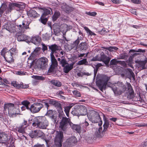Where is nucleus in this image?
I'll use <instances>...</instances> for the list:
<instances>
[{"mask_svg": "<svg viewBox=\"0 0 147 147\" xmlns=\"http://www.w3.org/2000/svg\"><path fill=\"white\" fill-rule=\"evenodd\" d=\"M16 49L12 48L9 51H7L6 49H3L1 52V55L5 59V61L9 63L14 61L13 57L15 55Z\"/></svg>", "mask_w": 147, "mask_h": 147, "instance_id": "obj_1", "label": "nucleus"}, {"mask_svg": "<svg viewBox=\"0 0 147 147\" xmlns=\"http://www.w3.org/2000/svg\"><path fill=\"white\" fill-rule=\"evenodd\" d=\"M32 125L33 127H36L40 129H45L48 125V123L44 117H37L34 120Z\"/></svg>", "mask_w": 147, "mask_h": 147, "instance_id": "obj_2", "label": "nucleus"}, {"mask_svg": "<svg viewBox=\"0 0 147 147\" xmlns=\"http://www.w3.org/2000/svg\"><path fill=\"white\" fill-rule=\"evenodd\" d=\"M111 87L116 96L121 94L125 92L126 89V85L123 82L119 81L115 84L112 85Z\"/></svg>", "mask_w": 147, "mask_h": 147, "instance_id": "obj_3", "label": "nucleus"}, {"mask_svg": "<svg viewBox=\"0 0 147 147\" xmlns=\"http://www.w3.org/2000/svg\"><path fill=\"white\" fill-rule=\"evenodd\" d=\"M48 59L45 57L40 58L36 61L32 63V66H33L35 69L38 68L44 69L48 66Z\"/></svg>", "mask_w": 147, "mask_h": 147, "instance_id": "obj_4", "label": "nucleus"}, {"mask_svg": "<svg viewBox=\"0 0 147 147\" xmlns=\"http://www.w3.org/2000/svg\"><path fill=\"white\" fill-rule=\"evenodd\" d=\"M88 118L92 123H99L98 125L101 126L102 125V121L100 117V114L96 111L92 110L90 111L89 115H87Z\"/></svg>", "mask_w": 147, "mask_h": 147, "instance_id": "obj_5", "label": "nucleus"}, {"mask_svg": "<svg viewBox=\"0 0 147 147\" xmlns=\"http://www.w3.org/2000/svg\"><path fill=\"white\" fill-rule=\"evenodd\" d=\"M4 110L5 111L7 110L9 116L11 117H14L19 114L17 111L18 109L14 107V105L10 103L5 104L4 107Z\"/></svg>", "mask_w": 147, "mask_h": 147, "instance_id": "obj_6", "label": "nucleus"}, {"mask_svg": "<svg viewBox=\"0 0 147 147\" xmlns=\"http://www.w3.org/2000/svg\"><path fill=\"white\" fill-rule=\"evenodd\" d=\"M25 7V4L23 3H13L9 4L6 12V13H9L11 12V11L14 9H15L17 11H20L23 9Z\"/></svg>", "mask_w": 147, "mask_h": 147, "instance_id": "obj_7", "label": "nucleus"}, {"mask_svg": "<svg viewBox=\"0 0 147 147\" xmlns=\"http://www.w3.org/2000/svg\"><path fill=\"white\" fill-rule=\"evenodd\" d=\"M109 80L108 77L105 75L102 76L101 78L96 81V85L100 90L102 91L103 89L106 88Z\"/></svg>", "mask_w": 147, "mask_h": 147, "instance_id": "obj_8", "label": "nucleus"}, {"mask_svg": "<svg viewBox=\"0 0 147 147\" xmlns=\"http://www.w3.org/2000/svg\"><path fill=\"white\" fill-rule=\"evenodd\" d=\"M63 133L61 131H57L54 138V146L55 147H61L63 141Z\"/></svg>", "mask_w": 147, "mask_h": 147, "instance_id": "obj_9", "label": "nucleus"}, {"mask_svg": "<svg viewBox=\"0 0 147 147\" xmlns=\"http://www.w3.org/2000/svg\"><path fill=\"white\" fill-rule=\"evenodd\" d=\"M70 119L66 117H63L60 123L59 128L61 130L66 131L69 126L71 123Z\"/></svg>", "mask_w": 147, "mask_h": 147, "instance_id": "obj_10", "label": "nucleus"}, {"mask_svg": "<svg viewBox=\"0 0 147 147\" xmlns=\"http://www.w3.org/2000/svg\"><path fill=\"white\" fill-rule=\"evenodd\" d=\"M27 121L24 120V122L19 127H17L16 129V130L19 133L22 134L19 135L18 134V136L21 139H24V138L26 139V137L23 134L25 133V130L27 126Z\"/></svg>", "mask_w": 147, "mask_h": 147, "instance_id": "obj_11", "label": "nucleus"}, {"mask_svg": "<svg viewBox=\"0 0 147 147\" xmlns=\"http://www.w3.org/2000/svg\"><path fill=\"white\" fill-rule=\"evenodd\" d=\"M43 107V105L40 103L36 102L32 104L30 108L29 111L33 113H38Z\"/></svg>", "mask_w": 147, "mask_h": 147, "instance_id": "obj_12", "label": "nucleus"}, {"mask_svg": "<svg viewBox=\"0 0 147 147\" xmlns=\"http://www.w3.org/2000/svg\"><path fill=\"white\" fill-rule=\"evenodd\" d=\"M77 142V140L76 137L72 136L68 138L64 145L65 147L72 146L76 144Z\"/></svg>", "mask_w": 147, "mask_h": 147, "instance_id": "obj_13", "label": "nucleus"}, {"mask_svg": "<svg viewBox=\"0 0 147 147\" xmlns=\"http://www.w3.org/2000/svg\"><path fill=\"white\" fill-rule=\"evenodd\" d=\"M53 30L54 32L55 31L59 32V30L62 32L63 35L67 31L69 30L70 29L72 28V26H68L67 25L65 24H61L59 30H56L55 29V25H54L53 26Z\"/></svg>", "mask_w": 147, "mask_h": 147, "instance_id": "obj_14", "label": "nucleus"}, {"mask_svg": "<svg viewBox=\"0 0 147 147\" xmlns=\"http://www.w3.org/2000/svg\"><path fill=\"white\" fill-rule=\"evenodd\" d=\"M3 28L10 32H14L16 31V26L14 24L9 22L5 24L3 26Z\"/></svg>", "mask_w": 147, "mask_h": 147, "instance_id": "obj_15", "label": "nucleus"}, {"mask_svg": "<svg viewBox=\"0 0 147 147\" xmlns=\"http://www.w3.org/2000/svg\"><path fill=\"white\" fill-rule=\"evenodd\" d=\"M51 64L48 70L49 72H52L54 71V69L57 67L58 63L56 59L54 56H51Z\"/></svg>", "mask_w": 147, "mask_h": 147, "instance_id": "obj_16", "label": "nucleus"}, {"mask_svg": "<svg viewBox=\"0 0 147 147\" xmlns=\"http://www.w3.org/2000/svg\"><path fill=\"white\" fill-rule=\"evenodd\" d=\"M11 84L14 87H16L18 89H20L21 88H27L29 87L28 84H24L23 83L21 82L19 84L18 82L16 81H13L11 82Z\"/></svg>", "mask_w": 147, "mask_h": 147, "instance_id": "obj_17", "label": "nucleus"}, {"mask_svg": "<svg viewBox=\"0 0 147 147\" xmlns=\"http://www.w3.org/2000/svg\"><path fill=\"white\" fill-rule=\"evenodd\" d=\"M28 16L32 18H34L39 16V15L35 10L31 9L27 12Z\"/></svg>", "mask_w": 147, "mask_h": 147, "instance_id": "obj_18", "label": "nucleus"}, {"mask_svg": "<svg viewBox=\"0 0 147 147\" xmlns=\"http://www.w3.org/2000/svg\"><path fill=\"white\" fill-rule=\"evenodd\" d=\"M75 63L72 62L69 64L68 63L66 65H65L63 68V71L64 73L67 74L73 68V66Z\"/></svg>", "mask_w": 147, "mask_h": 147, "instance_id": "obj_19", "label": "nucleus"}, {"mask_svg": "<svg viewBox=\"0 0 147 147\" xmlns=\"http://www.w3.org/2000/svg\"><path fill=\"white\" fill-rule=\"evenodd\" d=\"M41 37H30L28 38V42H32L36 45L40 44L41 41Z\"/></svg>", "mask_w": 147, "mask_h": 147, "instance_id": "obj_20", "label": "nucleus"}, {"mask_svg": "<svg viewBox=\"0 0 147 147\" xmlns=\"http://www.w3.org/2000/svg\"><path fill=\"white\" fill-rule=\"evenodd\" d=\"M32 78L34 80L32 81V84L34 85H37L38 84V80H43L45 79L44 77L42 76H33Z\"/></svg>", "mask_w": 147, "mask_h": 147, "instance_id": "obj_21", "label": "nucleus"}, {"mask_svg": "<svg viewBox=\"0 0 147 147\" xmlns=\"http://www.w3.org/2000/svg\"><path fill=\"white\" fill-rule=\"evenodd\" d=\"M100 61H102L104 62L106 65L108 64L110 60V59L108 57L106 56L105 54L101 55L100 57Z\"/></svg>", "mask_w": 147, "mask_h": 147, "instance_id": "obj_22", "label": "nucleus"}, {"mask_svg": "<svg viewBox=\"0 0 147 147\" xmlns=\"http://www.w3.org/2000/svg\"><path fill=\"white\" fill-rule=\"evenodd\" d=\"M1 138V143H4V142H3L5 141L7 144L9 143L10 138L9 136H8V135L2 132V135Z\"/></svg>", "mask_w": 147, "mask_h": 147, "instance_id": "obj_23", "label": "nucleus"}, {"mask_svg": "<svg viewBox=\"0 0 147 147\" xmlns=\"http://www.w3.org/2000/svg\"><path fill=\"white\" fill-rule=\"evenodd\" d=\"M49 48L50 49L51 52L50 54V56H54L53 54L56 53V51L59 50V47L55 44L51 45H49Z\"/></svg>", "mask_w": 147, "mask_h": 147, "instance_id": "obj_24", "label": "nucleus"}, {"mask_svg": "<svg viewBox=\"0 0 147 147\" xmlns=\"http://www.w3.org/2000/svg\"><path fill=\"white\" fill-rule=\"evenodd\" d=\"M80 115H85L87 114V110L84 105H80L79 106Z\"/></svg>", "mask_w": 147, "mask_h": 147, "instance_id": "obj_25", "label": "nucleus"}, {"mask_svg": "<svg viewBox=\"0 0 147 147\" xmlns=\"http://www.w3.org/2000/svg\"><path fill=\"white\" fill-rule=\"evenodd\" d=\"M126 74H127V77L129 79H131L132 78V80H135V75L131 69L129 68L127 69L126 70Z\"/></svg>", "mask_w": 147, "mask_h": 147, "instance_id": "obj_26", "label": "nucleus"}, {"mask_svg": "<svg viewBox=\"0 0 147 147\" xmlns=\"http://www.w3.org/2000/svg\"><path fill=\"white\" fill-rule=\"evenodd\" d=\"M103 121H104V124L103 125V131H106L109 127L110 125V122L105 117L104 115H103Z\"/></svg>", "mask_w": 147, "mask_h": 147, "instance_id": "obj_27", "label": "nucleus"}, {"mask_svg": "<svg viewBox=\"0 0 147 147\" xmlns=\"http://www.w3.org/2000/svg\"><path fill=\"white\" fill-rule=\"evenodd\" d=\"M102 127H100L98 130H96L95 133V135L97 137L100 138L103 136L105 131H103V130L102 131Z\"/></svg>", "mask_w": 147, "mask_h": 147, "instance_id": "obj_28", "label": "nucleus"}, {"mask_svg": "<svg viewBox=\"0 0 147 147\" xmlns=\"http://www.w3.org/2000/svg\"><path fill=\"white\" fill-rule=\"evenodd\" d=\"M70 127L72 129L75 130L78 133L81 132V127L79 125L74 124L71 122V123Z\"/></svg>", "mask_w": 147, "mask_h": 147, "instance_id": "obj_29", "label": "nucleus"}, {"mask_svg": "<svg viewBox=\"0 0 147 147\" xmlns=\"http://www.w3.org/2000/svg\"><path fill=\"white\" fill-rule=\"evenodd\" d=\"M79 106H76L73 109L71 113L74 115L80 116Z\"/></svg>", "mask_w": 147, "mask_h": 147, "instance_id": "obj_30", "label": "nucleus"}, {"mask_svg": "<svg viewBox=\"0 0 147 147\" xmlns=\"http://www.w3.org/2000/svg\"><path fill=\"white\" fill-rule=\"evenodd\" d=\"M118 63L122 65H124L125 64V63L124 61H117L114 59H112L110 63V65H116Z\"/></svg>", "mask_w": 147, "mask_h": 147, "instance_id": "obj_31", "label": "nucleus"}, {"mask_svg": "<svg viewBox=\"0 0 147 147\" xmlns=\"http://www.w3.org/2000/svg\"><path fill=\"white\" fill-rule=\"evenodd\" d=\"M126 84L130 95L132 97H133L134 96V93L132 86L130 83L129 82H127Z\"/></svg>", "mask_w": 147, "mask_h": 147, "instance_id": "obj_32", "label": "nucleus"}, {"mask_svg": "<svg viewBox=\"0 0 147 147\" xmlns=\"http://www.w3.org/2000/svg\"><path fill=\"white\" fill-rule=\"evenodd\" d=\"M61 8L67 13H68L72 10V8L69 6L66 3H63L61 6Z\"/></svg>", "mask_w": 147, "mask_h": 147, "instance_id": "obj_33", "label": "nucleus"}, {"mask_svg": "<svg viewBox=\"0 0 147 147\" xmlns=\"http://www.w3.org/2000/svg\"><path fill=\"white\" fill-rule=\"evenodd\" d=\"M57 60L59 62V64L61 65L63 67H64L68 63L66 60L64 59H61L60 58H57Z\"/></svg>", "mask_w": 147, "mask_h": 147, "instance_id": "obj_34", "label": "nucleus"}, {"mask_svg": "<svg viewBox=\"0 0 147 147\" xmlns=\"http://www.w3.org/2000/svg\"><path fill=\"white\" fill-rule=\"evenodd\" d=\"M86 31L87 33L88 36H96V34L92 32L87 27H86L84 26H82Z\"/></svg>", "mask_w": 147, "mask_h": 147, "instance_id": "obj_35", "label": "nucleus"}, {"mask_svg": "<svg viewBox=\"0 0 147 147\" xmlns=\"http://www.w3.org/2000/svg\"><path fill=\"white\" fill-rule=\"evenodd\" d=\"M79 48L80 51L86 50L88 48L86 43L85 42L81 43L79 45Z\"/></svg>", "mask_w": 147, "mask_h": 147, "instance_id": "obj_36", "label": "nucleus"}, {"mask_svg": "<svg viewBox=\"0 0 147 147\" xmlns=\"http://www.w3.org/2000/svg\"><path fill=\"white\" fill-rule=\"evenodd\" d=\"M146 62V60L143 61H136V63L138 64V66L139 67H141L142 69L144 68Z\"/></svg>", "mask_w": 147, "mask_h": 147, "instance_id": "obj_37", "label": "nucleus"}, {"mask_svg": "<svg viewBox=\"0 0 147 147\" xmlns=\"http://www.w3.org/2000/svg\"><path fill=\"white\" fill-rule=\"evenodd\" d=\"M51 11L52 10L51 8L49 9H44L43 13L42 16L46 17V16L51 14Z\"/></svg>", "mask_w": 147, "mask_h": 147, "instance_id": "obj_38", "label": "nucleus"}, {"mask_svg": "<svg viewBox=\"0 0 147 147\" xmlns=\"http://www.w3.org/2000/svg\"><path fill=\"white\" fill-rule=\"evenodd\" d=\"M48 20V18L45 16H41L40 21V22L44 24H46Z\"/></svg>", "mask_w": 147, "mask_h": 147, "instance_id": "obj_39", "label": "nucleus"}, {"mask_svg": "<svg viewBox=\"0 0 147 147\" xmlns=\"http://www.w3.org/2000/svg\"><path fill=\"white\" fill-rule=\"evenodd\" d=\"M21 103L23 106L26 107L27 109L29 110L30 107H29V106L30 104V102L26 100H24Z\"/></svg>", "mask_w": 147, "mask_h": 147, "instance_id": "obj_40", "label": "nucleus"}, {"mask_svg": "<svg viewBox=\"0 0 147 147\" xmlns=\"http://www.w3.org/2000/svg\"><path fill=\"white\" fill-rule=\"evenodd\" d=\"M51 83L53 85L57 87H60L61 85V82L57 80H52L51 81Z\"/></svg>", "mask_w": 147, "mask_h": 147, "instance_id": "obj_41", "label": "nucleus"}, {"mask_svg": "<svg viewBox=\"0 0 147 147\" xmlns=\"http://www.w3.org/2000/svg\"><path fill=\"white\" fill-rule=\"evenodd\" d=\"M88 62L87 61L86 59H83L79 61L77 64L79 65H81L84 64L85 65H87Z\"/></svg>", "mask_w": 147, "mask_h": 147, "instance_id": "obj_42", "label": "nucleus"}, {"mask_svg": "<svg viewBox=\"0 0 147 147\" xmlns=\"http://www.w3.org/2000/svg\"><path fill=\"white\" fill-rule=\"evenodd\" d=\"M17 38L18 40L19 41H24L28 43L29 40H28V38L30 37H17Z\"/></svg>", "mask_w": 147, "mask_h": 147, "instance_id": "obj_43", "label": "nucleus"}, {"mask_svg": "<svg viewBox=\"0 0 147 147\" xmlns=\"http://www.w3.org/2000/svg\"><path fill=\"white\" fill-rule=\"evenodd\" d=\"M71 107V106H69L65 107L64 108V111L67 117H69V110Z\"/></svg>", "mask_w": 147, "mask_h": 147, "instance_id": "obj_44", "label": "nucleus"}, {"mask_svg": "<svg viewBox=\"0 0 147 147\" xmlns=\"http://www.w3.org/2000/svg\"><path fill=\"white\" fill-rule=\"evenodd\" d=\"M60 13L57 11L55 12L53 17V20L54 21L57 20L59 17L60 16Z\"/></svg>", "mask_w": 147, "mask_h": 147, "instance_id": "obj_45", "label": "nucleus"}, {"mask_svg": "<svg viewBox=\"0 0 147 147\" xmlns=\"http://www.w3.org/2000/svg\"><path fill=\"white\" fill-rule=\"evenodd\" d=\"M36 130L32 131L29 134V136L32 138L36 137Z\"/></svg>", "mask_w": 147, "mask_h": 147, "instance_id": "obj_46", "label": "nucleus"}, {"mask_svg": "<svg viewBox=\"0 0 147 147\" xmlns=\"http://www.w3.org/2000/svg\"><path fill=\"white\" fill-rule=\"evenodd\" d=\"M39 50L38 49H35L34 50L33 52L32 53L30 57H32L33 58L35 57L37 55Z\"/></svg>", "mask_w": 147, "mask_h": 147, "instance_id": "obj_47", "label": "nucleus"}, {"mask_svg": "<svg viewBox=\"0 0 147 147\" xmlns=\"http://www.w3.org/2000/svg\"><path fill=\"white\" fill-rule=\"evenodd\" d=\"M53 110H49L47 111V112L46 114V115L50 117L54 115L53 114Z\"/></svg>", "mask_w": 147, "mask_h": 147, "instance_id": "obj_48", "label": "nucleus"}, {"mask_svg": "<svg viewBox=\"0 0 147 147\" xmlns=\"http://www.w3.org/2000/svg\"><path fill=\"white\" fill-rule=\"evenodd\" d=\"M36 137H40L43 136V133L40 130H36Z\"/></svg>", "mask_w": 147, "mask_h": 147, "instance_id": "obj_49", "label": "nucleus"}, {"mask_svg": "<svg viewBox=\"0 0 147 147\" xmlns=\"http://www.w3.org/2000/svg\"><path fill=\"white\" fill-rule=\"evenodd\" d=\"M100 57L97 55L95 57H94L92 59H91V61H100Z\"/></svg>", "mask_w": 147, "mask_h": 147, "instance_id": "obj_50", "label": "nucleus"}, {"mask_svg": "<svg viewBox=\"0 0 147 147\" xmlns=\"http://www.w3.org/2000/svg\"><path fill=\"white\" fill-rule=\"evenodd\" d=\"M50 118L51 119L52 121L53 122V123H57V122H56L57 119V116H55L54 115H53L52 116L50 117Z\"/></svg>", "mask_w": 147, "mask_h": 147, "instance_id": "obj_51", "label": "nucleus"}, {"mask_svg": "<svg viewBox=\"0 0 147 147\" xmlns=\"http://www.w3.org/2000/svg\"><path fill=\"white\" fill-rule=\"evenodd\" d=\"M73 93L76 97H79L80 96V92L77 90L74 91Z\"/></svg>", "mask_w": 147, "mask_h": 147, "instance_id": "obj_52", "label": "nucleus"}, {"mask_svg": "<svg viewBox=\"0 0 147 147\" xmlns=\"http://www.w3.org/2000/svg\"><path fill=\"white\" fill-rule=\"evenodd\" d=\"M57 111L59 113V114H61L62 113H63V109L61 106L57 108Z\"/></svg>", "mask_w": 147, "mask_h": 147, "instance_id": "obj_53", "label": "nucleus"}, {"mask_svg": "<svg viewBox=\"0 0 147 147\" xmlns=\"http://www.w3.org/2000/svg\"><path fill=\"white\" fill-rule=\"evenodd\" d=\"M26 73L24 71H17L16 73V74L19 75H24Z\"/></svg>", "mask_w": 147, "mask_h": 147, "instance_id": "obj_54", "label": "nucleus"}, {"mask_svg": "<svg viewBox=\"0 0 147 147\" xmlns=\"http://www.w3.org/2000/svg\"><path fill=\"white\" fill-rule=\"evenodd\" d=\"M108 49L110 51H113V49H114L115 50H117L118 49V48L115 47H110L108 48L107 49Z\"/></svg>", "mask_w": 147, "mask_h": 147, "instance_id": "obj_55", "label": "nucleus"}, {"mask_svg": "<svg viewBox=\"0 0 147 147\" xmlns=\"http://www.w3.org/2000/svg\"><path fill=\"white\" fill-rule=\"evenodd\" d=\"M138 103H141V104L142 105H144V100L142 99L140 97H139V98L138 99Z\"/></svg>", "mask_w": 147, "mask_h": 147, "instance_id": "obj_56", "label": "nucleus"}, {"mask_svg": "<svg viewBox=\"0 0 147 147\" xmlns=\"http://www.w3.org/2000/svg\"><path fill=\"white\" fill-rule=\"evenodd\" d=\"M54 105L57 108L59 107H61V104L59 102L55 101Z\"/></svg>", "mask_w": 147, "mask_h": 147, "instance_id": "obj_57", "label": "nucleus"}, {"mask_svg": "<svg viewBox=\"0 0 147 147\" xmlns=\"http://www.w3.org/2000/svg\"><path fill=\"white\" fill-rule=\"evenodd\" d=\"M88 14L90 16H94L97 14V13L95 12H88Z\"/></svg>", "mask_w": 147, "mask_h": 147, "instance_id": "obj_58", "label": "nucleus"}, {"mask_svg": "<svg viewBox=\"0 0 147 147\" xmlns=\"http://www.w3.org/2000/svg\"><path fill=\"white\" fill-rule=\"evenodd\" d=\"M133 3L136 4H139L141 3L140 0H131Z\"/></svg>", "mask_w": 147, "mask_h": 147, "instance_id": "obj_59", "label": "nucleus"}, {"mask_svg": "<svg viewBox=\"0 0 147 147\" xmlns=\"http://www.w3.org/2000/svg\"><path fill=\"white\" fill-rule=\"evenodd\" d=\"M55 100H53L51 99H49V104L54 105Z\"/></svg>", "mask_w": 147, "mask_h": 147, "instance_id": "obj_60", "label": "nucleus"}, {"mask_svg": "<svg viewBox=\"0 0 147 147\" xmlns=\"http://www.w3.org/2000/svg\"><path fill=\"white\" fill-rule=\"evenodd\" d=\"M83 124V126H84V127L85 128H86L89 125L88 123L86 121H85Z\"/></svg>", "mask_w": 147, "mask_h": 147, "instance_id": "obj_61", "label": "nucleus"}, {"mask_svg": "<svg viewBox=\"0 0 147 147\" xmlns=\"http://www.w3.org/2000/svg\"><path fill=\"white\" fill-rule=\"evenodd\" d=\"M45 145L44 144H37L34 145L33 147H45Z\"/></svg>", "mask_w": 147, "mask_h": 147, "instance_id": "obj_62", "label": "nucleus"}, {"mask_svg": "<svg viewBox=\"0 0 147 147\" xmlns=\"http://www.w3.org/2000/svg\"><path fill=\"white\" fill-rule=\"evenodd\" d=\"M42 50L44 51L45 50H47V47L45 45V44H43L42 45Z\"/></svg>", "mask_w": 147, "mask_h": 147, "instance_id": "obj_63", "label": "nucleus"}, {"mask_svg": "<svg viewBox=\"0 0 147 147\" xmlns=\"http://www.w3.org/2000/svg\"><path fill=\"white\" fill-rule=\"evenodd\" d=\"M29 28L28 25H25L23 26L22 27V29L23 31L25 30V29H27Z\"/></svg>", "mask_w": 147, "mask_h": 147, "instance_id": "obj_64", "label": "nucleus"}]
</instances>
